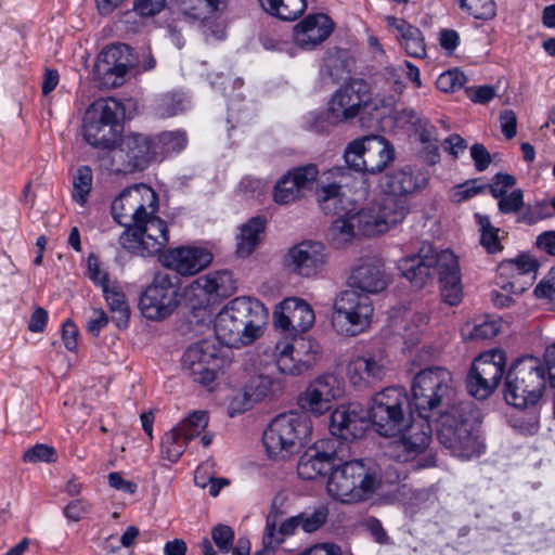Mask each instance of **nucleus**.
<instances>
[{"mask_svg":"<svg viewBox=\"0 0 555 555\" xmlns=\"http://www.w3.org/2000/svg\"><path fill=\"white\" fill-rule=\"evenodd\" d=\"M453 389V376L444 367H428L418 372L412 383L413 404L417 417L429 421L430 413L447 398Z\"/></svg>","mask_w":555,"mask_h":555,"instance_id":"11","label":"nucleus"},{"mask_svg":"<svg viewBox=\"0 0 555 555\" xmlns=\"http://www.w3.org/2000/svg\"><path fill=\"white\" fill-rule=\"evenodd\" d=\"M212 261L209 250L195 246L170 248L162 255L163 264L180 275H194Z\"/></svg>","mask_w":555,"mask_h":555,"instance_id":"29","label":"nucleus"},{"mask_svg":"<svg viewBox=\"0 0 555 555\" xmlns=\"http://www.w3.org/2000/svg\"><path fill=\"white\" fill-rule=\"evenodd\" d=\"M480 423V413L472 402L452 405L438 418V439L459 459L478 457L485 451Z\"/></svg>","mask_w":555,"mask_h":555,"instance_id":"2","label":"nucleus"},{"mask_svg":"<svg viewBox=\"0 0 555 555\" xmlns=\"http://www.w3.org/2000/svg\"><path fill=\"white\" fill-rule=\"evenodd\" d=\"M352 469L356 503L371 499L383 485H390L385 480V472L371 460L352 461Z\"/></svg>","mask_w":555,"mask_h":555,"instance_id":"33","label":"nucleus"},{"mask_svg":"<svg viewBox=\"0 0 555 555\" xmlns=\"http://www.w3.org/2000/svg\"><path fill=\"white\" fill-rule=\"evenodd\" d=\"M285 261L293 273L312 278L320 274L326 266V248L320 242L302 241L289 248Z\"/></svg>","mask_w":555,"mask_h":555,"instance_id":"23","label":"nucleus"},{"mask_svg":"<svg viewBox=\"0 0 555 555\" xmlns=\"http://www.w3.org/2000/svg\"><path fill=\"white\" fill-rule=\"evenodd\" d=\"M190 441L176 427L165 433L162 438L160 454L162 457L175 463L185 451Z\"/></svg>","mask_w":555,"mask_h":555,"instance_id":"43","label":"nucleus"},{"mask_svg":"<svg viewBox=\"0 0 555 555\" xmlns=\"http://www.w3.org/2000/svg\"><path fill=\"white\" fill-rule=\"evenodd\" d=\"M373 313L371 297L349 288L336 296L331 323L337 334L353 337L369 330Z\"/></svg>","mask_w":555,"mask_h":555,"instance_id":"7","label":"nucleus"},{"mask_svg":"<svg viewBox=\"0 0 555 555\" xmlns=\"http://www.w3.org/2000/svg\"><path fill=\"white\" fill-rule=\"evenodd\" d=\"M166 0H134L133 10L144 17L159 14L166 7Z\"/></svg>","mask_w":555,"mask_h":555,"instance_id":"64","label":"nucleus"},{"mask_svg":"<svg viewBox=\"0 0 555 555\" xmlns=\"http://www.w3.org/2000/svg\"><path fill=\"white\" fill-rule=\"evenodd\" d=\"M460 8L476 20L491 21L496 15L494 0H456Z\"/></svg>","mask_w":555,"mask_h":555,"instance_id":"51","label":"nucleus"},{"mask_svg":"<svg viewBox=\"0 0 555 555\" xmlns=\"http://www.w3.org/2000/svg\"><path fill=\"white\" fill-rule=\"evenodd\" d=\"M506 364V354L501 349H492L481 353L473 362L467 375L468 392L477 399H487L498 387Z\"/></svg>","mask_w":555,"mask_h":555,"instance_id":"16","label":"nucleus"},{"mask_svg":"<svg viewBox=\"0 0 555 555\" xmlns=\"http://www.w3.org/2000/svg\"><path fill=\"white\" fill-rule=\"evenodd\" d=\"M237 289L233 273L228 270L209 272L194 280L186 288L189 294L197 295L198 292L209 297L225 298Z\"/></svg>","mask_w":555,"mask_h":555,"instance_id":"34","label":"nucleus"},{"mask_svg":"<svg viewBox=\"0 0 555 555\" xmlns=\"http://www.w3.org/2000/svg\"><path fill=\"white\" fill-rule=\"evenodd\" d=\"M369 420L367 411L359 403L339 405L331 415L330 430L343 440L361 437Z\"/></svg>","mask_w":555,"mask_h":555,"instance_id":"31","label":"nucleus"},{"mask_svg":"<svg viewBox=\"0 0 555 555\" xmlns=\"http://www.w3.org/2000/svg\"><path fill=\"white\" fill-rule=\"evenodd\" d=\"M211 538L221 552L228 553L234 541V531L229 526L217 525L212 528Z\"/></svg>","mask_w":555,"mask_h":555,"instance_id":"62","label":"nucleus"},{"mask_svg":"<svg viewBox=\"0 0 555 555\" xmlns=\"http://www.w3.org/2000/svg\"><path fill=\"white\" fill-rule=\"evenodd\" d=\"M312 433L311 420L305 413L278 415L264 430L262 443L269 457L286 460L297 453Z\"/></svg>","mask_w":555,"mask_h":555,"instance_id":"5","label":"nucleus"},{"mask_svg":"<svg viewBox=\"0 0 555 555\" xmlns=\"http://www.w3.org/2000/svg\"><path fill=\"white\" fill-rule=\"evenodd\" d=\"M343 396V388L336 376L326 374L313 379L299 396L302 411L321 416L332 409L333 402Z\"/></svg>","mask_w":555,"mask_h":555,"instance_id":"19","label":"nucleus"},{"mask_svg":"<svg viewBox=\"0 0 555 555\" xmlns=\"http://www.w3.org/2000/svg\"><path fill=\"white\" fill-rule=\"evenodd\" d=\"M333 29L334 23L327 15L309 14L294 26V42L302 50H313L330 37Z\"/></svg>","mask_w":555,"mask_h":555,"instance_id":"32","label":"nucleus"},{"mask_svg":"<svg viewBox=\"0 0 555 555\" xmlns=\"http://www.w3.org/2000/svg\"><path fill=\"white\" fill-rule=\"evenodd\" d=\"M274 325L292 335L310 330L315 322L312 307L304 299L289 297L284 299L275 309Z\"/></svg>","mask_w":555,"mask_h":555,"instance_id":"24","label":"nucleus"},{"mask_svg":"<svg viewBox=\"0 0 555 555\" xmlns=\"http://www.w3.org/2000/svg\"><path fill=\"white\" fill-rule=\"evenodd\" d=\"M300 528L308 533L320 529L327 519V511L324 507L314 509L311 513H300Z\"/></svg>","mask_w":555,"mask_h":555,"instance_id":"60","label":"nucleus"},{"mask_svg":"<svg viewBox=\"0 0 555 555\" xmlns=\"http://www.w3.org/2000/svg\"><path fill=\"white\" fill-rule=\"evenodd\" d=\"M466 82V77L457 69H450L440 74L437 78L436 86L443 92H455L460 90Z\"/></svg>","mask_w":555,"mask_h":555,"instance_id":"58","label":"nucleus"},{"mask_svg":"<svg viewBox=\"0 0 555 555\" xmlns=\"http://www.w3.org/2000/svg\"><path fill=\"white\" fill-rule=\"evenodd\" d=\"M102 293L112 313L113 321L118 327H125L129 321L130 310L120 286L116 282H113V284L104 288Z\"/></svg>","mask_w":555,"mask_h":555,"instance_id":"39","label":"nucleus"},{"mask_svg":"<svg viewBox=\"0 0 555 555\" xmlns=\"http://www.w3.org/2000/svg\"><path fill=\"white\" fill-rule=\"evenodd\" d=\"M93 175L88 166H80L73 176V199L83 206L92 189Z\"/></svg>","mask_w":555,"mask_h":555,"instance_id":"47","label":"nucleus"},{"mask_svg":"<svg viewBox=\"0 0 555 555\" xmlns=\"http://www.w3.org/2000/svg\"><path fill=\"white\" fill-rule=\"evenodd\" d=\"M189 106V101L183 94L167 93L157 101L156 111L163 118L172 117L184 112Z\"/></svg>","mask_w":555,"mask_h":555,"instance_id":"53","label":"nucleus"},{"mask_svg":"<svg viewBox=\"0 0 555 555\" xmlns=\"http://www.w3.org/2000/svg\"><path fill=\"white\" fill-rule=\"evenodd\" d=\"M431 426L424 417H412L409 425L390 441L385 455L393 463L385 469V480L397 483L405 479L410 472L435 466L436 457L428 449L431 440Z\"/></svg>","mask_w":555,"mask_h":555,"instance_id":"1","label":"nucleus"},{"mask_svg":"<svg viewBox=\"0 0 555 555\" xmlns=\"http://www.w3.org/2000/svg\"><path fill=\"white\" fill-rule=\"evenodd\" d=\"M477 222L480 227L481 231V237L480 243L481 245L489 251V253H496L502 249V245L499 240V229L494 228L488 216L476 214L475 215Z\"/></svg>","mask_w":555,"mask_h":555,"instance_id":"55","label":"nucleus"},{"mask_svg":"<svg viewBox=\"0 0 555 555\" xmlns=\"http://www.w3.org/2000/svg\"><path fill=\"white\" fill-rule=\"evenodd\" d=\"M371 100L370 86L363 79H351L334 92L327 103L326 119L337 125L356 118Z\"/></svg>","mask_w":555,"mask_h":555,"instance_id":"18","label":"nucleus"},{"mask_svg":"<svg viewBox=\"0 0 555 555\" xmlns=\"http://www.w3.org/2000/svg\"><path fill=\"white\" fill-rule=\"evenodd\" d=\"M289 344L304 372L308 371L315 363L321 352L319 343L310 337L295 335Z\"/></svg>","mask_w":555,"mask_h":555,"instance_id":"42","label":"nucleus"},{"mask_svg":"<svg viewBox=\"0 0 555 555\" xmlns=\"http://www.w3.org/2000/svg\"><path fill=\"white\" fill-rule=\"evenodd\" d=\"M385 21L389 28L398 33L397 38L408 55L417 59L426 56L425 38L420 28L395 16H386Z\"/></svg>","mask_w":555,"mask_h":555,"instance_id":"36","label":"nucleus"},{"mask_svg":"<svg viewBox=\"0 0 555 555\" xmlns=\"http://www.w3.org/2000/svg\"><path fill=\"white\" fill-rule=\"evenodd\" d=\"M275 365L281 373L288 375H300L305 373L288 341H280L275 347Z\"/></svg>","mask_w":555,"mask_h":555,"instance_id":"46","label":"nucleus"},{"mask_svg":"<svg viewBox=\"0 0 555 555\" xmlns=\"http://www.w3.org/2000/svg\"><path fill=\"white\" fill-rule=\"evenodd\" d=\"M410 321L414 324V327L406 326L402 337L404 339V345L408 348H413L421 341V327L428 322V317L425 313H414Z\"/></svg>","mask_w":555,"mask_h":555,"instance_id":"59","label":"nucleus"},{"mask_svg":"<svg viewBox=\"0 0 555 555\" xmlns=\"http://www.w3.org/2000/svg\"><path fill=\"white\" fill-rule=\"evenodd\" d=\"M261 8L283 21H295L307 9V0H259Z\"/></svg>","mask_w":555,"mask_h":555,"instance_id":"40","label":"nucleus"},{"mask_svg":"<svg viewBox=\"0 0 555 555\" xmlns=\"http://www.w3.org/2000/svg\"><path fill=\"white\" fill-rule=\"evenodd\" d=\"M441 258L442 250L436 253L431 246H423L420 254L401 259L399 268L413 287L422 288L433 279L435 273L439 274L443 269Z\"/></svg>","mask_w":555,"mask_h":555,"instance_id":"27","label":"nucleus"},{"mask_svg":"<svg viewBox=\"0 0 555 555\" xmlns=\"http://www.w3.org/2000/svg\"><path fill=\"white\" fill-rule=\"evenodd\" d=\"M157 144L158 157L181 152L186 145V135L183 131L163 132L153 138Z\"/></svg>","mask_w":555,"mask_h":555,"instance_id":"50","label":"nucleus"},{"mask_svg":"<svg viewBox=\"0 0 555 555\" xmlns=\"http://www.w3.org/2000/svg\"><path fill=\"white\" fill-rule=\"evenodd\" d=\"M335 441L324 439L315 442L301 456L297 466L298 476L304 480H313L332 472L336 459Z\"/></svg>","mask_w":555,"mask_h":555,"instance_id":"28","label":"nucleus"},{"mask_svg":"<svg viewBox=\"0 0 555 555\" xmlns=\"http://www.w3.org/2000/svg\"><path fill=\"white\" fill-rule=\"evenodd\" d=\"M267 317L268 310L259 300L236 297L216 315V337L231 348L249 345L261 335Z\"/></svg>","mask_w":555,"mask_h":555,"instance_id":"3","label":"nucleus"},{"mask_svg":"<svg viewBox=\"0 0 555 555\" xmlns=\"http://www.w3.org/2000/svg\"><path fill=\"white\" fill-rule=\"evenodd\" d=\"M181 279L168 272H157L140 297L142 314L160 321L172 314L179 306Z\"/></svg>","mask_w":555,"mask_h":555,"instance_id":"12","label":"nucleus"},{"mask_svg":"<svg viewBox=\"0 0 555 555\" xmlns=\"http://www.w3.org/2000/svg\"><path fill=\"white\" fill-rule=\"evenodd\" d=\"M131 65L130 48L124 43H116L99 54L94 70L105 86L114 88L122 85Z\"/></svg>","mask_w":555,"mask_h":555,"instance_id":"25","label":"nucleus"},{"mask_svg":"<svg viewBox=\"0 0 555 555\" xmlns=\"http://www.w3.org/2000/svg\"><path fill=\"white\" fill-rule=\"evenodd\" d=\"M264 229L266 220L261 217L251 218L242 224L236 235V254L243 258L251 255L259 245Z\"/></svg>","mask_w":555,"mask_h":555,"instance_id":"38","label":"nucleus"},{"mask_svg":"<svg viewBox=\"0 0 555 555\" xmlns=\"http://www.w3.org/2000/svg\"><path fill=\"white\" fill-rule=\"evenodd\" d=\"M224 359L220 348L209 340H203L190 346L182 359L184 373L202 386L209 387L217 374L223 367Z\"/></svg>","mask_w":555,"mask_h":555,"instance_id":"17","label":"nucleus"},{"mask_svg":"<svg viewBox=\"0 0 555 555\" xmlns=\"http://www.w3.org/2000/svg\"><path fill=\"white\" fill-rule=\"evenodd\" d=\"M87 276L102 291L113 284L107 271L102 267L95 254H90L87 258Z\"/></svg>","mask_w":555,"mask_h":555,"instance_id":"56","label":"nucleus"},{"mask_svg":"<svg viewBox=\"0 0 555 555\" xmlns=\"http://www.w3.org/2000/svg\"><path fill=\"white\" fill-rule=\"evenodd\" d=\"M168 242L167 224L156 214L145 216L142 223L125 229L119 236L122 248L143 257L156 255Z\"/></svg>","mask_w":555,"mask_h":555,"instance_id":"14","label":"nucleus"},{"mask_svg":"<svg viewBox=\"0 0 555 555\" xmlns=\"http://www.w3.org/2000/svg\"><path fill=\"white\" fill-rule=\"evenodd\" d=\"M156 159L158 151L153 138L129 133L120 140L118 146L111 149L107 157L102 159V166L112 173L128 175L144 170Z\"/></svg>","mask_w":555,"mask_h":555,"instance_id":"8","label":"nucleus"},{"mask_svg":"<svg viewBox=\"0 0 555 555\" xmlns=\"http://www.w3.org/2000/svg\"><path fill=\"white\" fill-rule=\"evenodd\" d=\"M282 389V380L270 373H259L250 376L244 385L242 392L231 401V415L249 410L256 403L271 400Z\"/></svg>","mask_w":555,"mask_h":555,"instance_id":"22","label":"nucleus"},{"mask_svg":"<svg viewBox=\"0 0 555 555\" xmlns=\"http://www.w3.org/2000/svg\"><path fill=\"white\" fill-rule=\"evenodd\" d=\"M439 272L440 293L442 300L450 306H457L463 298L460 267L456 256L449 249L442 250Z\"/></svg>","mask_w":555,"mask_h":555,"instance_id":"35","label":"nucleus"},{"mask_svg":"<svg viewBox=\"0 0 555 555\" xmlns=\"http://www.w3.org/2000/svg\"><path fill=\"white\" fill-rule=\"evenodd\" d=\"M408 405L409 399L403 388L387 387L372 398L369 420L380 436L396 437L410 423L405 417Z\"/></svg>","mask_w":555,"mask_h":555,"instance_id":"10","label":"nucleus"},{"mask_svg":"<svg viewBox=\"0 0 555 555\" xmlns=\"http://www.w3.org/2000/svg\"><path fill=\"white\" fill-rule=\"evenodd\" d=\"M176 3L190 20L204 21L218 10L220 0H176Z\"/></svg>","mask_w":555,"mask_h":555,"instance_id":"44","label":"nucleus"},{"mask_svg":"<svg viewBox=\"0 0 555 555\" xmlns=\"http://www.w3.org/2000/svg\"><path fill=\"white\" fill-rule=\"evenodd\" d=\"M282 516V512L272 507L267 516L264 533L262 537V552L271 554L274 550L284 542V537L279 529V521Z\"/></svg>","mask_w":555,"mask_h":555,"instance_id":"45","label":"nucleus"},{"mask_svg":"<svg viewBox=\"0 0 555 555\" xmlns=\"http://www.w3.org/2000/svg\"><path fill=\"white\" fill-rule=\"evenodd\" d=\"M348 281L350 289L370 296L383 292L390 279L379 259L364 258L352 269Z\"/></svg>","mask_w":555,"mask_h":555,"instance_id":"30","label":"nucleus"},{"mask_svg":"<svg viewBox=\"0 0 555 555\" xmlns=\"http://www.w3.org/2000/svg\"><path fill=\"white\" fill-rule=\"evenodd\" d=\"M389 360L383 351L365 352L350 359L347 365L349 382L358 388H371L388 373Z\"/></svg>","mask_w":555,"mask_h":555,"instance_id":"21","label":"nucleus"},{"mask_svg":"<svg viewBox=\"0 0 555 555\" xmlns=\"http://www.w3.org/2000/svg\"><path fill=\"white\" fill-rule=\"evenodd\" d=\"M429 176L426 171L412 167L403 166L386 172L380 177L378 186L380 191L393 197H400V201H406V196L414 195L424 190L428 184ZM408 204V202H405Z\"/></svg>","mask_w":555,"mask_h":555,"instance_id":"20","label":"nucleus"},{"mask_svg":"<svg viewBox=\"0 0 555 555\" xmlns=\"http://www.w3.org/2000/svg\"><path fill=\"white\" fill-rule=\"evenodd\" d=\"M500 332V323L496 320H481L476 323H467L462 330L465 338L470 340H482L494 337Z\"/></svg>","mask_w":555,"mask_h":555,"instance_id":"52","label":"nucleus"},{"mask_svg":"<svg viewBox=\"0 0 555 555\" xmlns=\"http://www.w3.org/2000/svg\"><path fill=\"white\" fill-rule=\"evenodd\" d=\"M292 179L298 184V188L304 193L306 190L312 188L314 181L318 178L319 170L313 164L301 166L287 172Z\"/></svg>","mask_w":555,"mask_h":555,"instance_id":"57","label":"nucleus"},{"mask_svg":"<svg viewBox=\"0 0 555 555\" xmlns=\"http://www.w3.org/2000/svg\"><path fill=\"white\" fill-rule=\"evenodd\" d=\"M409 209L405 201L396 202L395 198H385L382 203H372L353 212V222L357 223L359 234L378 235L402 222Z\"/></svg>","mask_w":555,"mask_h":555,"instance_id":"15","label":"nucleus"},{"mask_svg":"<svg viewBox=\"0 0 555 555\" xmlns=\"http://www.w3.org/2000/svg\"><path fill=\"white\" fill-rule=\"evenodd\" d=\"M496 198L499 199V209L503 214L517 212L524 206V194L519 189Z\"/></svg>","mask_w":555,"mask_h":555,"instance_id":"63","label":"nucleus"},{"mask_svg":"<svg viewBox=\"0 0 555 555\" xmlns=\"http://www.w3.org/2000/svg\"><path fill=\"white\" fill-rule=\"evenodd\" d=\"M537 261L527 255L502 261L498 268V284L502 289L521 294L535 279Z\"/></svg>","mask_w":555,"mask_h":555,"instance_id":"26","label":"nucleus"},{"mask_svg":"<svg viewBox=\"0 0 555 555\" xmlns=\"http://www.w3.org/2000/svg\"><path fill=\"white\" fill-rule=\"evenodd\" d=\"M357 234H359V232L357 230V223L353 222V212L339 216L332 222L328 229L330 240L337 248H341L352 242Z\"/></svg>","mask_w":555,"mask_h":555,"instance_id":"41","label":"nucleus"},{"mask_svg":"<svg viewBox=\"0 0 555 555\" xmlns=\"http://www.w3.org/2000/svg\"><path fill=\"white\" fill-rule=\"evenodd\" d=\"M317 199L325 214H334L341 204V186L337 182L320 185L315 192Z\"/></svg>","mask_w":555,"mask_h":555,"instance_id":"49","label":"nucleus"},{"mask_svg":"<svg viewBox=\"0 0 555 555\" xmlns=\"http://www.w3.org/2000/svg\"><path fill=\"white\" fill-rule=\"evenodd\" d=\"M302 195L298 184L286 173L275 184L273 198L275 203L286 205L295 202Z\"/></svg>","mask_w":555,"mask_h":555,"instance_id":"54","label":"nucleus"},{"mask_svg":"<svg viewBox=\"0 0 555 555\" xmlns=\"http://www.w3.org/2000/svg\"><path fill=\"white\" fill-rule=\"evenodd\" d=\"M352 461L334 465L327 481L328 494L341 503H356Z\"/></svg>","mask_w":555,"mask_h":555,"instance_id":"37","label":"nucleus"},{"mask_svg":"<svg viewBox=\"0 0 555 555\" xmlns=\"http://www.w3.org/2000/svg\"><path fill=\"white\" fill-rule=\"evenodd\" d=\"M547 380L545 365L539 358H518L506 374L504 399L517 409L534 406L541 400Z\"/></svg>","mask_w":555,"mask_h":555,"instance_id":"4","label":"nucleus"},{"mask_svg":"<svg viewBox=\"0 0 555 555\" xmlns=\"http://www.w3.org/2000/svg\"><path fill=\"white\" fill-rule=\"evenodd\" d=\"M209 422V416L206 411H194L189 414L185 418L180 421L175 427L181 431L184 437L191 441L195 437L199 436Z\"/></svg>","mask_w":555,"mask_h":555,"instance_id":"48","label":"nucleus"},{"mask_svg":"<svg viewBox=\"0 0 555 555\" xmlns=\"http://www.w3.org/2000/svg\"><path fill=\"white\" fill-rule=\"evenodd\" d=\"M158 196L145 183H138L124 189L112 203L113 218L127 228L142 223L145 216L157 214Z\"/></svg>","mask_w":555,"mask_h":555,"instance_id":"13","label":"nucleus"},{"mask_svg":"<svg viewBox=\"0 0 555 555\" xmlns=\"http://www.w3.org/2000/svg\"><path fill=\"white\" fill-rule=\"evenodd\" d=\"M23 460L26 463H51L56 461V452L52 447L38 443L24 453Z\"/></svg>","mask_w":555,"mask_h":555,"instance_id":"61","label":"nucleus"},{"mask_svg":"<svg viewBox=\"0 0 555 555\" xmlns=\"http://www.w3.org/2000/svg\"><path fill=\"white\" fill-rule=\"evenodd\" d=\"M344 159L347 167L331 168L327 171L331 178H344L350 169L371 175L379 173L395 160V150L385 138L366 135L347 144Z\"/></svg>","mask_w":555,"mask_h":555,"instance_id":"6","label":"nucleus"},{"mask_svg":"<svg viewBox=\"0 0 555 555\" xmlns=\"http://www.w3.org/2000/svg\"><path fill=\"white\" fill-rule=\"evenodd\" d=\"M122 112L121 103L113 98L92 103L83 118L82 132L86 141L94 147L111 150L119 135L118 121Z\"/></svg>","mask_w":555,"mask_h":555,"instance_id":"9","label":"nucleus"}]
</instances>
